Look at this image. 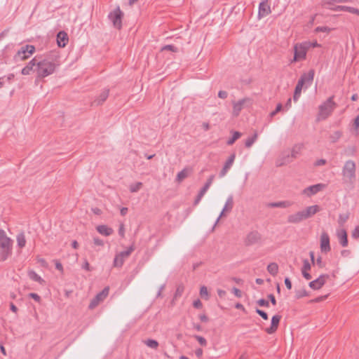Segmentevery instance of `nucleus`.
Listing matches in <instances>:
<instances>
[{
    "label": "nucleus",
    "mask_w": 359,
    "mask_h": 359,
    "mask_svg": "<svg viewBox=\"0 0 359 359\" xmlns=\"http://www.w3.org/2000/svg\"><path fill=\"white\" fill-rule=\"evenodd\" d=\"M236 158V154L234 153L231 154L227 161L225 162L222 170L220 171L219 176V177H224L228 171L231 168L234 161Z\"/></svg>",
    "instance_id": "f3484780"
},
{
    "label": "nucleus",
    "mask_w": 359,
    "mask_h": 359,
    "mask_svg": "<svg viewBox=\"0 0 359 359\" xmlns=\"http://www.w3.org/2000/svg\"><path fill=\"white\" fill-rule=\"evenodd\" d=\"M326 163V160L325 159H320V160H318L317 161H316L315 163V165L316 166H320V165H323Z\"/></svg>",
    "instance_id": "338daca9"
},
{
    "label": "nucleus",
    "mask_w": 359,
    "mask_h": 359,
    "mask_svg": "<svg viewBox=\"0 0 359 359\" xmlns=\"http://www.w3.org/2000/svg\"><path fill=\"white\" fill-rule=\"evenodd\" d=\"M55 268H56V269L60 271L61 273H63V266L60 262H58V261L55 262Z\"/></svg>",
    "instance_id": "e2e57ef3"
},
{
    "label": "nucleus",
    "mask_w": 359,
    "mask_h": 359,
    "mask_svg": "<svg viewBox=\"0 0 359 359\" xmlns=\"http://www.w3.org/2000/svg\"><path fill=\"white\" fill-rule=\"evenodd\" d=\"M281 316L279 315H275L271 318V324L269 327L266 328L265 331L268 334L274 333L278 327L279 323L280 321Z\"/></svg>",
    "instance_id": "aec40b11"
},
{
    "label": "nucleus",
    "mask_w": 359,
    "mask_h": 359,
    "mask_svg": "<svg viewBox=\"0 0 359 359\" xmlns=\"http://www.w3.org/2000/svg\"><path fill=\"white\" fill-rule=\"evenodd\" d=\"M256 313L259 314L263 319L268 320V315L266 312L259 309H256Z\"/></svg>",
    "instance_id": "3c124183"
},
{
    "label": "nucleus",
    "mask_w": 359,
    "mask_h": 359,
    "mask_svg": "<svg viewBox=\"0 0 359 359\" xmlns=\"http://www.w3.org/2000/svg\"><path fill=\"white\" fill-rule=\"evenodd\" d=\"M320 208L318 205H311L306 207L305 209L302 210V212L306 217V219H309L312 217L317 212H320Z\"/></svg>",
    "instance_id": "5701e85b"
},
{
    "label": "nucleus",
    "mask_w": 359,
    "mask_h": 359,
    "mask_svg": "<svg viewBox=\"0 0 359 359\" xmlns=\"http://www.w3.org/2000/svg\"><path fill=\"white\" fill-rule=\"evenodd\" d=\"M304 148V145L302 144H295L291 150V154H287L280 161H278L276 163L277 166H281L283 165L290 163L292 159L297 158L301 154L302 149Z\"/></svg>",
    "instance_id": "423d86ee"
},
{
    "label": "nucleus",
    "mask_w": 359,
    "mask_h": 359,
    "mask_svg": "<svg viewBox=\"0 0 359 359\" xmlns=\"http://www.w3.org/2000/svg\"><path fill=\"white\" fill-rule=\"evenodd\" d=\"M200 295L202 298L208 299V292L205 286H202L200 289Z\"/></svg>",
    "instance_id": "37998d69"
},
{
    "label": "nucleus",
    "mask_w": 359,
    "mask_h": 359,
    "mask_svg": "<svg viewBox=\"0 0 359 359\" xmlns=\"http://www.w3.org/2000/svg\"><path fill=\"white\" fill-rule=\"evenodd\" d=\"M134 250L135 246L132 245L126 250L116 254L114 259V266L116 268L122 267L126 259H127Z\"/></svg>",
    "instance_id": "6e6552de"
},
{
    "label": "nucleus",
    "mask_w": 359,
    "mask_h": 359,
    "mask_svg": "<svg viewBox=\"0 0 359 359\" xmlns=\"http://www.w3.org/2000/svg\"><path fill=\"white\" fill-rule=\"evenodd\" d=\"M82 267H83V269H85L86 271H91V268L90 266V264H89L88 262L86 259H85L83 265Z\"/></svg>",
    "instance_id": "680f3d73"
},
{
    "label": "nucleus",
    "mask_w": 359,
    "mask_h": 359,
    "mask_svg": "<svg viewBox=\"0 0 359 359\" xmlns=\"http://www.w3.org/2000/svg\"><path fill=\"white\" fill-rule=\"evenodd\" d=\"M314 70L311 69L309 71V72L303 74L298 81H302V84L303 86L305 85L306 88H307L311 85L314 78Z\"/></svg>",
    "instance_id": "dca6fc26"
},
{
    "label": "nucleus",
    "mask_w": 359,
    "mask_h": 359,
    "mask_svg": "<svg viewBox=\"0 0 359 359\" xmlns=\"http://www.w3.org/2000/svg\"><path fill=\"white\" fill-rule=\"evenodd\" d=\"M324 188H325V184H321V183L316 184L309 186V187L305 188L302 191V194L310 197V196H313V195L316 194L317 193L320 192Z\"/></svg>",
    "instance_id": "4468645a"
},
{
    "label": "nucleus",
    "mask_w": 359,
    "mask_h": 359,
    "mask_svg": "<svg viewBox=\"0 0 359 359\" xmlns=\"http://www.w3.org/2000/svg\"><path fill=\"white\" fill-rule=\"evenodd\" d=\"M193 306L196 309H201L203 304L200 299H196L194 302Z\"/></svg>",
    "instance_id": "4d7b16f0"
},
{
    "label": "nucleus",
    "mask_w": 359,
    "mask_h": 359,
    "mask_svg": "<svg viewBox=\"0 0 359 359\" xmlns=\"http://www.w3.org/2000/svg\"><path fill=\"white\" fill-rule=\"evenodd\" d=\"M267 271L273 276H276L278 271V264L275 262L270 263L267 266Z\"/></svg>",
    "instance_id": "473e14b6"
},
{
    "label": "nucleus",
    "mask_w": 359,
    "mask_h": 359,
    "mask_svg": "<svg viewBox=\"0 0 359 359\" xmlns=\"http://www.w3.org/2000/svg\"><path fill=\"white\" fill-rule=\"evenodd\" d=\"M311 265L309 260L304 259L303 261V266L302 268V271H309L311 269Z\"/></svg>",
    "instance_id": "c03bdc74"
},
{
    "label": "nucleus",
    "mask_w": 359,
    "mask_h": 359,
    "mask_svg": "<svg viewBox=\"0 0 359 359\" xmlns=\"http://www.w3.org/2000/svg\"><path fill=\"white\" fill-rule=\"evenodd\" d=\"M241 136V133L240 132L236 131L233 133L232 137L227 141L228 145H232L238 138Z\"/></svg>",
    "instance_id": "ea45409f"
},
{
    "label": "nucleus",
    "mask_w": 359,
    "mask_h": 359,
    "mask_svg": "<svg viewBox=\"0 0 359 359\" xmlns=\"http://www.w3.org/2000/svg\"><path fill=\"white\" fill-rule=\"evenodd\" d=\"M12 240L8 238L4 230H0V259L5 261L12 253Z\"/></svg>",
    "instance_id": "7ed1b4c3"
},
{
    "label": "nucleus",
    "mask_w": 359,
    "mask_h": 359,
    "mask_svg": "<svg viewBox=\"0 0 359 359\" xmlns=\"http://www.w3.org/2000/svg\"><path fill=\"white\" fill-rule=\"evenodd\" d=\"M283 109V105L280 103H278L276 106V108L274 111H271L269 114L270 118H273L277 113Z\"/></svg>",
    "instance_id": "a18cd8bd"
},
{
    "label": "nucleus",
    "mask_w": 359,
    "mask_h": 359,
    "mask_svg": "<svg viewBox=\"0 0 359 359\" xmlns=\"http://www.w3.org/2000/svg\"><path fill=\"white\" fill-rule=\"evenodd\" d=\"M271 13L270 6L266 1H262L259 5L258 18H262Z\"/></svg>",
    "instance_id": "4be33fe9"
},
{
    "label": "nucleus",
    "mask_w": 359,
    "mask_h": 359,
    "mask_svg": "<svg viewBox=\"0 0 359 359\" xmlns=\"http://www.w3.org/2000/svg\"><path fill=\"white\" fill-rule=\"evenodd\" d=\"M303 277L306 280H311L312 278L311 275L309 273V271H302Z\"/></svg>",
    "instance_id": "0e129e2a"
},
{
    "label": "nucleus",
    "mask_w": 359,
    "mask_h": 359,
    "mask_svg": "<svg viewBox=\"0 0 359 359\" xmlns=\"http://www.w3.org/2000/svg\"><path fill=\"white\" fill-rule=\"evenodd\" d=\"M228 93L224 90H220L218 93V97L222 99H225L227 97Z\"/></svg>",
    "instance_id": "bf43d9fd"
},
{
    "label": "nucleus",
    "mask_w": 359,
    "mask_h": 359,
    "mask_svg": "<svg viewBox=\"0 0 359 359\" xmlns=\"http://www.w3.org/2000/svg\"><path fill=\"white\" fill-rule=\"evenodd\" d=\"M311 45L308 43H297L294 45V57L291 63L302 61L306 59L308 50Z\"/></svg>",
    "instance_id": "39448f33"
},
{
    "label": "nucleus",
    "mask_w": 359,
    "mask_h": 359,
    "mask_svg": "<svg viewBox=\"0 0 359 359\" xmlns=\"http://www.w3.org/2000/svg\"><path fill=\"white\" fill-rule=\"evenodd\" d=\"M252 104V100L249 97H245L238 102H233V116H238L241 111L245 107Z\"/></svg>",
    "instance_id": "9d476101"
},
{
    "label": "nucleus",
    "mask_w": 359,
    "mask_h": 359,
    "mask_svg": "<svg viewBox=\"0 0 359 359\" xmlns=\"http://www.w3.org/2000/svg\"><path fill=\"white\" fill-rule=\"evenodd\" d=\"M333 99L334 96H331L319 106V111L317 116L318 121L325 120L332 114L337 107V104L334 102Z\"/></svg>",
    "instance_id": "20e7f679"
},
{
    "label": "nucleus",
    "mask_w": 359,
    "mask_h": 359,
    "mask_svg": "<svg viewBox=\"0 0 359 359\" xmlns=\"http://www.w3.org/2000/svg\"><path fill=\"white\" fill-rule=\"evenodd\" d=\"M329 278V275L327 274H322L318 278L314 280H312L309 283V287L314 290L320 289L326 283V280Z\"/></svg>",
    "instance_id": "ddd939ff"
},
{
    "label": "nucleus",
    "mask_w": 359,
    "mask_h": 359,
    "mask_svg": "<svg viewBox=\"0 0 359 359\" xmlns=\"http://www.w3.org/2000/svg\"><path fill=\"white\" fill-rule=\"evenodd\" d=\"M261 240V234L257 231H252L246 236L245 243L247 245H252L259 243Z\"/></svg>",
    "instance_id": "f8f14e48"
},
{
    "label": "nucleus",
    "mask_w": 359,
    "mask_h": 359,
    "mask_svg": "<svg viewBox=\"0 0 359 359\" xmlns=\"http://www.w3.org/2000/svg\"><path fill=\"white\" fill-rule=\"evenodd\" d=\"M144 344L151 348H154V349H156L158 346V342L154 339H147L146 341H144Z\"/></svg>",
    "instance_id": "a19ab883"
},
{
    "label": "nucleus",
    "mask_w": 359,
    "mask_h": 359,
    "mask_svg": "<svg viewBox=\"0 0 359 359\" xmlns=\"http://www.w3.org/2000/svg\"><path fill=\"white\" fill-rule=\"evenodd\" d=\"M309 255L313 264H316L319 268H324L325 266V264L323 262L321 257L315 259L313 252H310Z\"/></svg>",
    "instance_id": "c85d7f7f"
},
{
    "label": "nucleus",
    "mask_w": 359,
    "mask_h": 359,
    "mask_svg": "<svg viewBox=\"0 0 359 359\" xmlns=\"http://www.w3.org/2000/svg\"><path fill=\"white\" fill-rule=\"evenodd\" d=\"M352 237L354 238H359V225L356 226L353 231Z\"/></svg>",
    "instance_id": "864d4df0"
},
{
    "label": "nucleus",
    "mask_w": 359,
    "mask_h": 359,
    "mask_svg": "<svg viewBox=\"0 0 359 359\" xmlns=\"http://www.w3.org/2000/svg\"><path fill=\"white\" fill-rule=\"evenodd\" d=\"M342 133L339 130L334 131L332 134L330 136V140L332 142L334 143L337 142L341 137Z\"/></svg>",
    "instance_id": "4c0bfd02"
},
{
    "label": "nucleus",
    "mask_w": 359,
    "mask_h": 359,
    "mask_svg": "<svg viewBox=\"0 0 359 359\" xmlns=\"http://www.w3.org/2000/svg\"><path fill=\"white\" fill-rule=\"evenodd\" d=\"M97 231L104 236H108L113 233L112 229L106 225H100L97 226Z\"/></svg>",
    "instance_id": "cd10ccee"
},
{
    "label": "nucleus",
    "mask_w": 359,
    "mask_h": 359,
    "mask_svg": "<svg viewBox=\"0 0 359 359\" xmlns=\"http://www.w3.org/2000/svg\"><path fill=\"white\" fill-rule=\"evenodd\" d=\"M109 90L104 89L100 95L94 100L92 104L99 106L103 104V102L107 99L109 96Z\"/></svg>",
    "instance_id": "393cba45"
},
{
    "label": "nucleus",
    "mask_w": 359,
    "mask_h": 359,
    "mask_svg": "<svg viewBox=\"0 0 359 359\" xmlns=\"http://www.w3.org/2000/svg\"><path fill=\"white\" fill-rule=\"evenodd\" d=\"M306 219L302 210H300L294 214L290 215L287 217V222L290 223V224H299Z\"/></svg>",
    "instance_id": "a211bd4d"
},
{
    "label": "nucleus",
    "mask_w": 359,
    "mask_h": 359,
    "mask_svg": "<svg viewBox=\"0 0 359 359\" xmlns=\"http://www.w3.org/2000/svg\"><path fill=\"white\" fill-rule=\"evenodd\" d=\"M328 8L333 11H346V12H349L351 13L358 15L359 16V9L353 8V7L346 6H336L328 7Z\"/></svg>",
    "instance_id": "412c9836"
},
{
    "label": "nucleus",
    "mask_w": 359,
    "mask_h": 359,
    "mask_svg": "<svg viewBox=\"0 0 359 359\" xmlns=\"http://www.w3.org/2000/svg\"><path fill=\"white\" fill-rule=\"evenodd\" d=\"M123 13L121 11L120 8L118 7L113 11L110 12L108 17L112 22L114 27L116 29H121L122 26V18Z\"/></svg>",
    "instance_id": "1a4fd4ad"
},
{
    "label": "nucleus",
    "mask_w": 359,
    "mask_h": 359,
    "mask_svg": "<svg viewBox=\"0 0 359 359\" xmlns=\"http://www.w3.org/2000/svg\"><path fill=\"white\" fill-rule=\"evenodd\" d=\"M258 135L257 133H255L252 137H249L245 142V145L247 148H250L252 145L256 142L257 139Z\"/></svg>",
    "instance_id": "c9c22d12"
},
{
    "label": "nucleus",
    "mask_w": 359,
    "mask_h": 359,
    "mask_svg": "<svg viewBox=\"0 0 359 359\" xmlns=\"http://www.w3.org/2000/svg\"><path fill=\"white\" fill-rule=\"evenodd\" d=\"M290 205V203L287 201L270 203L267 205V206L270 208H287Z\"/></svg>",
    "instance_id": "72a5a7b5"
},
{
    "label": "nucleus",
    "mask_w": 359,
    "mask_h": 359,
    "mask_svg": "<svg viewBox=\"0 0 359 359\" xmlns=\"http://www.w3.org/2000/svg\"><path fill=\"white\" fill-rule=\"evenodd\" d=\"M28 276L30 278V279H32V280H34L36 282L41 283L43 281V279L41 278V277L40 276H39L34 271H29Z\"/></svg>",
    "instance_id": "e433bc0d"
},
{
    "label": "nucleus",
    "mask_w": 359,
    "mask_h": 359,
    "mask_svg": "<svg viewBox=\"0 0 359 359\" xmlns=\"http://www.w3.org/2000/svg\"><path fill=\"white\" fill-rule=\"evenodd\" d=\"M304 86L302 84V81H298L297 83V86L294 89V95H293V100L294 102H297L302 93V90Z\"/></svg>",
    "instance_id": "7c9ffc66"
},
{
    "label": "nucleus",
    "mask_w": 359,
    "mask_h": 359,
    "mask_svg": "<svg viewBox=\"0 0 359 359\" xmlns=\"http://www.w3.org/2000/svg\"><path fill=\"white\" fill-rule=\"evenodd\" d=\"M35 51V47L32 45H25L23 46L19 49L14 56V60L15 62L22 61L31 55H32Z\"/></svg>",
    "instance_id": "0eeeda50"
},
{
    "label": "nucleus",
    "mask_w": 359,
    "mask_h": 359,
    "mask_svg": "<svg viewBox=\"0 0 359 359\" xmlns=\"http://www.w3.org/2000/svg\"><path fill=\"white\" fill-rule=\"evenodd\" d=\"M233 207V197L232 195L229 196V197L226 199V201L225 203V205L222 209V211L221 212L219 216L217 219V221L215 222V225L219 222V219L224 215L225 212H229L231 211Z\"/></svg>",
    "instance_id": "6ab92c4d"
},
{
    "label": "nucleus",
    "mask_w": 359,
    "mask_h": 359,
    "mask_svg": "<svg viewBox=\"0 0 359 359\" xmlns=\"http://www.w3.org/2000/svg\"><path fill=\"white\" fill-rule=\"evenodd\" d=\"M162 50H170L172 52H177V48L173 45H166L162 48Z\"/></svg>",
    "instance_id": "8fccbe9b"
},
{
    "label": "nucleus",
    "mask_w": 359,
    "mask_h": 359,
    "mask_svg": "<svg viewBox=\"0 0 359 359\" xmlns=\"http://www.w3.org/2000/svg\"><path fill=\"white\" fill-rule=\"evenodd\" d=\"M214 178H215L214 175H210L201 190H202L203 191L206 193L207 191L208 190V189L210 188V187L211 186V184L214 180Z\"/></svg>",
    "instance_id": "58836bf2"
},
{
    "label": "nucleus",
    "mask_w": 359,
    "mask_h": 359,
    "mask_svg": "<svg viewBox=\"0 0 359 359\" xmlns=\"http://www.w3.org/2000/svg\"><path fill=\"white\" fill-rule=\"evenodd\" d=\"M320 250L322 252L327 253L330 251V237L325 231L320 235Z\"/></svg>",
    "instance_id": "2eb2a0df"
},
{
    "label": "nucleus",
    "mask_w": 359,
    "mask_h": 359,
    "mask_svg": "<svg viewBox=\"0 0 359 359\" xmlns=\"http://www.w3.org/2000/svg\"><path fill=\"white\" fill-rule=\"evenodd\" d=\"M109 294V288L104 287L100 292H99L90 302L88 308L89 309H94L101 302H102Z\"/></svg>",
    "instance_id": "9b49d317"
},
{
    "label": "nucleus",
    "mask_w": 359,
    "mask_h": 359,
    "mask_svg": "<svg viewBox=\"0 0 359 359\" xmlns=\"http://www.w3.org/2000/svg\"><path fill=\"white\" fill-rule=\"evenodd\" d=\"M68 42L67 34L65 32H60L57 35V43L59 47H65Z\"/></svg>",
    "instance_id": "bb28decb"
},
{
    "label": "nucleus",
    "mask_w": 359,
    "mask_h": 359,
    "mask_svg": "<svg viewBox=\"0 0 359 359\" xmlns=\"http://www.w3.org/2000/svg\"><path fill=\"white\" fill-rule=\"evenodd\" d=\"M191 170L189 168H184L177 175L176 180L179 182L187 178Z\"/></svg>",
    "instance_id": "2f4dec72"
},
{
    "label": "nucleus",
    "mask_w": 359,
    "mask_h": 359,
    "mask_svg": "<svg viewBox=\"0 0 359 359\" xmlns=\"http://www.w3.org/2000/svg\"><path fill=\"white\" fill-rule=\"evenodd\" d=\"M353 126L355 128V135H358L359 128V114L355 118L353 121Z\"/></svg>",
    "instance_id": "de8ad7c7"
},
{
    "label": "nucleus",
    "mask_w": 359,
    "mask_h": 359,
    "mask_svg": "<svg viewBox=\"0 0 359 359\" xmlns=\"http://www.w3.org/2000/svg\"><path fill=\"white\" fill-rule=\"evenodd\" d=\"M257 303L260 306H265V307H269V303L268 301L265 300L264 299H259Z\"/></svg>",
    "instance_id": "603ef678"
},
{
    "label": "nucleus",
    "mask_w": 359,
    "mask_h": 359,
    "mask_svg": "<svg viewBox=\"0 0 359 359\" xmlns=\"http://www.w3.org/2000/svg\"><path fill=\"white\" fill-rule=\"evenodd\" d=\"M142 187V182H136L130 185V191L132 193L137 192Z\"/></svg>",
    "instance_id": "79ce46f5"
},
{
    "label": "nucleus",
    "mask_w": 359,
    "mask_h": 359,
    "mask_svg": "<svg viewBox=\"0 0 359 359\" xmlns=\"http://www.w3.org/2000/svg\"><path fill=\"white\" fill-rule=\"evenodd\" d=\"M29 297H30L31 298H32L37 302H41V297L39 294H37L36 293H29Z\"/></svg>",
    "instance_id": "5fc2aeb1"
},
{
    "label": "nucleus",
    "mask_w": 359,
    "mask_h": 359,
    "mask_svg": "<svg viewBox=\"0 0 359 359\" xmlns=\"http://www.w3.org/2000/svg\"><path fill=\"white\" fill-rule=\"evenodd\" d=\"M37 57H34L28 64L22 69L21 73L23 75H29L32 71L36 67Z\"/></svg>",
    "instance_id": "b1692460"
},
{
    "label": "nucleus",
    "mask_w": 359,
    "mask_h": 359,
    "mask_svg": "<svg viewBox=\"0 0 359 359\" xmlns=\"http://www.w3.org/2000/svg\"><path fill=\"white\" fill-rule=\"evenodd\" d=\"M60 66L59 56L51 53L44 57H37L36 71L38 79H43L53 74Z\"/></svg>",
    "instance_id": "f257e3e1"
},
{
    "label": "nucleus",
    "mask_w": 359,
    "mask_h": 359,
    "mask_svg": "<svg viewBox=\"0 0 359 359\" xmlns=\"http://www.w3.org/2000/svg\"><path fill=\"white\" fill-rule=\"evenodd\" d=\"M17 245L19 248H23L26 245V238L24 233H20L16 237Z\"/></svg>",
    "instance_id": "c756f323"
},
{
    "label": "nucleus",
    "mask_w": 359,
    "mask_h": 359,
    "mask_svg": "<svg viewBox=\"0 0 359 359\" xmlns=\"http://www.w3.org/2000/svg\"><path fill=\"white\" fill-rule=\"evenodd\" d=\"M292 107V99L291 98H289L287 101V102L285 103V109L286 110H288L289 109H290Z\"/></svg>",
    "instance_id": "774afa93"
},
{
    "label": "nucleus",
    "mask_w": 359,
    "mask_h": 359,
    "mask_svg": "<svg viewBox=\"0 0 359 359\" xmlns=\"http://www.w3.org/2000/svg\"><path fill=\"white\" fill-rule=\"evenodd\" d=\"M93 242H94L95 245H99V246L103 245V244H104L103 241L100 239V238H93Z\"/></svg>",
    "instance_id": "052dcab7"
},
{
    "label": "nucleus",
    "mask_w": 359,
    "mask_h": 359,
    "mask_svg": "<svg viewBox=\"0 0 359 359\" xmlns=\"http://www.w3.org/2000/svg\"><path fill=\"white\" fill-rule=\"evenodd\" d=\"M232 292L234 294V295L238 298L241 297H242V292L241 291L236 288V287H233L232 288Z\"/></svg>",
    "instance_id": "6e6d98bb"
},
{
    "label": "nucleus",
    "mask_w": 359,
    "mask_h": 359,
    "mask_svg": "<svg viewBox=\"0 0 359 359\" xmlns=\"http://www.w3.org/2000/svg\"><path fill=\"white\" fill-rule=\"evenodd\" d=\"M195 338L197 339V341L201 346H205L207 345L206 339L204 337L196 335L195 336Z\"/></svg>",
    "instance_id": "09e8293b"
},
{
    "label": "nucleus",
    "mask_w": 359,
    "mask_h": 359,
    "mask_svg": "<svg viewBox=\"0 0 359 359\" xmlns=\"http://www.w3.org/2000/svg\"><path fill=\"white\" fill-rule=\"evenodd\" d=\"M308 296V292L305 290H299L296 292V297L297 299Z\"/></svg>",
    "instance_id": "49530a36"
},
{
    "label": "nucleus",
    "mask_w": 359,
    "mask_h": 359,
    "mask_svg": "<svg viewBox=\"0 0 359 359\" xmlns=\"http://www.w3.org/2000/svg\"><path fill=\"white\" fill-rule=\"evenodd\" d=\"M285 285L288 290H290L292 288V283L289 278H285Z\"/></svg>",
    "instance_id": "69168bd1"
},
{
    "label": "nucleus",
    "mask_w": 359,
    "mask_h": 359,
    "mask_svg": "<svg viewBox=\"0 0 359 359\" xmlns=\"http://www.w3.org/2000/svg\"><path fill=\"white\" fill-rule=\"evenodd\" d=\"M353 0H323L324 6H329V7L334 6L335 3H348L352 2Z\"/></svg>",
    "instance_id": "f704fd0d"
},
{
    "label": "nucleus",
    "mask_w": 359,
    "mask_h": 359,
    "mask_svg": "<svg viewBox=\"0 0 359 359\" xmlns=\"http://www.w3.org/2000/svg\"><path fill=\"white\" fill-rule=\"evenodd\" d=\"M342 182L348 187L353 188L356 180V165L353 161H346L342 168Z\"/></svg>",
    "instance_id": "f03ea898"
},
{
    "label": "nucleus",
    "mask_w": 359,
    "mask_h": 359,
    "mask_svg": "<svg viewBox=\"0 0 359 359\" xmlns=\"http://www.w3.org/2000/svg\"><path fill=\"white\" fill-rule=\"evenodd\" d=\"M337 237L339 241V243L343 247H346L348 245V238H347V233L345 229H339L337 231Z\"/></svg>",
    "instance_id": "a878e982"
},
{
    "label": "nucleus",
    "mask_w": 359,
    "mask_h": 359,
    "mask_svg": "<svg viewBox=\"0 0 359 359\" xmlns=\"http://www.w3.org/2000/svg\"><path fill=\"white\" fill-rule=\"evenodd\" d=\"M348 215H339V222L341 224L344 223L346 222V220L348 219Z\"/></svg>",
    "instance_id": "13d9d810"
}]
</instances>
